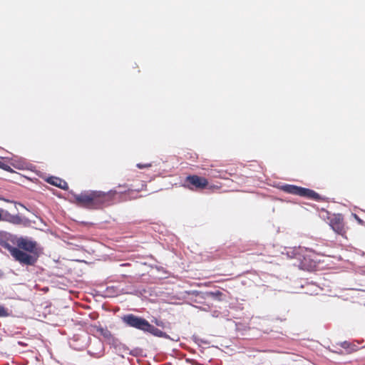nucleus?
<instances>
[{
	"label": "nucleus",
	"instance_id": "7",
	"mask_svg": "<svg viewBox=\"0 0 365 365\" xmlns=\"http://www.w3.org/2000/svg\"><path fill=\"white\" fill-rule=\"evenodd\" d=\"M47 182L53 185H55L58 187H60L63 190H67L68 189V184L67 182L61 180V178H56V177H50L48 178Z\"/></svg>",
	"mask_w": 365,
	"mask_h": 365
},
{
	"label": "nucleus",
	"instance_id": "4",
	"mask_svg": "<svg viewBox=\"0 0 365 365\" xmlns=\"http://www.w3.org/2000/svg\"><path fill=\"white\" fill-rule=\"evenodd\" d=\"M281 188L282 190L288 193L307 197L308 198L315 200H318L319 198V195L314 191L296 185H284L282 186Z\"/></svg>",
	"mask_w": 365,
	"mask_h": 365
},
{
	"label": "nucleus",
	"instance_id": "11",
	"mask_svg": "<svg viewBox=\"0 0 365 365\" xmlns=\"http://www.w3.org/2000/svg\"><path fill=\"white\" fill-rule=\"evenodd\" d=\"M6 315L5 309L0 306V317Z\"/></svg>",
	"mask_w": 365,
	"mask_h": 365
},
{
	"label": "nucleus",
	"instance_id": "2",
	"mask_svg": "<svg viewBox=\"0 0 365 365\" xmlns=\"http://www.w3.org/2000/svg\"><path fill=\"white\" fill-rule=\"evenodd\" d=\"M123 319L130 327L149 332L156 336L168 338V335L165 332L150 324L147 320L143 318L128 314L125 316Z\"/></svg>",
	"mask_w": 365,
	"mask_h": 365
},
{
	"label": "nucleus",
	"instance_id": "3",
	"mask_svg": "<svg viewBox=\"0 0 365 365\" xmlns=\"http://www.w3.org/2000/svg\"><path fill=\"white\" fill-rule=\"evenodd\" d=\"M5 247L9 250L11 255L21 264L32 265L37 260L38 257L35 255H33L32 254H30L26 251H24L16 247H13L9 244H6Z\"/></svg>",
	"mask_w": 365,
	"mask_h": 365
},
{
	"label": "nucleus",
	"instance_id": "9",
	"mask_svg": "<svg viewBox=\"0 0 365 365\" xmlns=\"http://www.w3.org/2000/svg\"><path fill=\"white\" fill-rule=\"evenodd\" d=\"M0 168H3L5 170H9V167L6 165H5L1 160H0Z\"/></svg>",
	"mask_w": 365,
	"mask_h": 365
},
{
	"label": "nucleus",
	"instance_id": "1",
	"mask_svg": "<svg viewBox=\"0 0 365 365\" xmlns=\"http://www.w3.org/2000/svg\"><path fill=\"white\" fill-rule=\"evenodd\" d=\"M111 192L86 191L81 194L73 195L74 202L82 207L88 208H98L104 204L110 197Z\"/></svg>",
	"mask_w": 365,
	"mask_h": 365
},
{
	"label": "nucleus",
	"instance_id": "6",
	"mask_svg": "<svg viewBox=\"0 0 365 365\" xmlns=\"http://www.w3.org/2000/svg\"><path fill=\"white\" fill-rule=\"evenodd\" d=\"M187 181L196 188H204L207 185V180L197 175L188 176Z\"/></svg>",
	"mask_w": 365,
	"mask_h": 365
},
{
	"label": "nucleus",
	"instance_id": "5",
	"mask_svg": "<svg viewBox=\"0 0 365 365\" xmlns=\"http://www.w3.org/2000/svg\"><path fill=\"white\" fill-rule=\"evenodd\" d=\"M16 247L21 249L27 252L32 254L38 257V250L35 242L26 238L20 237L16 241Z\"/></svg>",
	"mask_w": 365,
	"mask_h": 365
},
{
	"label": "nucleus",
	"instance_id": "10",
	"mask_svg": "<svg viewBox=\"0 0 365 365\" xmlns=\"http://www.w3.org/2000/svg\"><path fill=\"white\" fill-rule=\"evenodd\" d=\"M137 166L139 168H144L150 167V164H140V163H139V164L137 165Z\"/></svg>",
	"mask_w": 365,
	"mask_h": 365
},
{
	"label": "nucleus",
	"instance_id": "12",
	"mask_svg": "<svg viewBox=\"0 0 365 365\" xmlns=\"http://www.w3.org/2000/svg\"><path fill=\"white\" fill-rule=\"evenodd\" d=\"M1 217H2V210H0V220L1 219Z\"/></svg>",
	"mask_w": 365,
	"mask_h": 365
},
{
	"label": "nucleus",
	"instance_id": "8",
	"mask_svg": "<svg viewBox=\"0 0 365 365\" xmlns=\"http://www.w3.org/2000/svg\"><path fill=\"white\" fill-rule=\"evenodd\" d=\"M332 228L337 232H339L342 230V225L340 222L336 223V225H331Z\"/></svg>",
	"mask_w": 365,
	"mask_h": 365
}]
</instances>
